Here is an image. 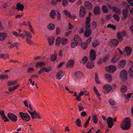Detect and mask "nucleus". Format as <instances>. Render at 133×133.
Returning a JSON list of instances; mask_svg holds the SVG:
<instances>
[{
	"label": "nucleus",
	"mask_w": 133,
	"mask_h": 133,
	"mask_svg": "<svg viewBox=\"0 0 133 133\" xmlns=\"http://www.w3.org/2000/svg\"><path fill=\"white\" fill-rule=\"evenodd\" d=\"M131 126L130 119L128 117L125 118L122 121L121 125V128L123 130L129 129Z\"/></svg>",
	"instance_id": "1"
},
{
	"label": "nucleus",
	"mask_w": 133,
	"mask_h": 133,
	"mask_svg": "<svg viewBox=\"0 0 133 133\" xmlns=\"http://www.w3.org/2000/svg\"><path fill=\"white\" fill-rule=\"evenodd\" d=\"M68 42V40L64 38H61L58 37L56 40V45L59 46L61 43L63 45H65Z\"/></svg>",
	"instance_id": "2"
},
{
	"label": "nucleus",
	"mask_w": 133,
	"mask_h": 133,
	"mask_svg": "<svg viewBox=\"0 0 133 133\" xmlns=\"http://www.w3.org/2000/svg\"><path fill=\"white\" fill-rule=\"evenodd\" d=\"M19 114L20 117L23 120L28 122L30 120V117L28 113L20 112Z\"/></svg>",
	"instance_id": "3"
},
{
	"label": "nucleus",
	"mask_w": 133,
	"mask_h": 133,
	"mask_svg": "<svg viewBox=\"0 0 133 133\" xmlns=\"http://www.w3.org/2000/svg\"><path fill=\"white\" fill-rule=\"evenodd\" d=\"M127 74L126 70H123L120 72V78L123 82L125 81L127 78Z\"/></svg>",
	"instance_id": "4"
},
{
	"label": "nucleus",
	"mask_w": 133,
	"mask_h": 133,
	"mask_svg": "<svg viewBox=\"0 0 133 133\" xmlns=\"http://www.w3.org/2000/svg\"><path fill=\"white\" fill-rule=\"evenodd\" d=\"M105 69L107 72L113 73L116 70V66L113 65H110L107 66L105 68Z\"/></svg>",
	"instance_id": "5"
},
{
	"label": "nucleus",
	"mask_w": 133,
	"mask_h": 133,
	"mask_svg": "<svg viewBox=\"0 0 133 133\" xmlns=\"http://www.w3.org/2000/svg\"><path fill=\"white\" fill-rule=\"evenodd\" d=\"M104 89V92L105 94H108L111 91L112 89V87L110 84H106L103 87Z\"/></svg>",
	"instance_id": "6"
},
{
	"label": "nucleus",
	"mask_w": 133,
	"mask_h": 133,
	"mask_svg": "<svg viewBox=\"0 0 133 133\" xmlns=\"http://www.w3.org/2000/svg\"><path fill=\"white\" fill-rule=\"evenodd\" d=\"M86 12L87 10L83 6H82L80 8L79 12L80 17L81 18L84 17Z\"/></svg>",
	"instance_id": "7"
},
{
	"label": "nucleus",
	"mask_w": 133,
	"mask_h": 133,
	"mask_svg": "<svg viewBox=\"0 0 133 133\" xmlns=\"http://www.w3.org/2000/svg\"><path fill=\"white\" fill-rule=\"evenodd\" d=\"M8 117L12 122H16L17 120V116L12 113H8Z\"/></svg>",
	"instance_id": "8"
},
{
	"label": "nucleus",
	"mask_w": 133,
	"mask_h": 133,
	"mask_svg": "<svg viewBox=\"0 0 133 133\" xmlns=\"http://www.w3.org/2000/svg\"><path fill=\"white\" fill-rule=\"evenodd\" d=\"M85 30L84 33V36L85 37H89L92 33L90 27H85Z\"/></svg>",
	"instance_id": "9"
},
{
	"label": "nucleus",
	"mask_w": 133,
	"mask_h": 133,
	"mask_svg": "<svg viewBox=\"0 0 133 133\" xmlns=\"http://www.w3.org/2000/svg\"><path fill=\"white\" fill-rule=\"evenodd\" d=\"M74 40L75 42L79 45H81L82 44V42L81 38L78 36L76 35L74 36Z\"/></svg>",
	"instance_id": "10"
},
{
	"label": "nucleus",
	"mask_w": 133,
	"mask_h": 133,
	"mask_svg": "<svg viewBox=\"0 0 133 133\" xmlns=\"http://www.w3.org/2000/svg\"><path fill=\"white\" fill-rule=\"evenodd\" d=\"M90 59L91 61H94L96 58V55L95 51L93 49L90 50Z\"/></svg>",
	"instance_id": "11"
},
{
	"label": "nucleus",
	"mask_w": 133,
	"mask_h": 133,
	"mask_svg": "<svg viewBox=\"0 0 133 133\" xmlns=\"http://www.w3.org/2000/svg\"><path fill=\"white\" fill-rule=\"evenodd\" d=\"M112 119V117H109L107 120V123L108 125V127L110 128H112L114 124Z\"/></svg>",
	"instance_id": "12"
},
{
	"label": "nucleus",
	"mask_w": 133,
	"mask_h": 133,
	"mask_svg": "<svg viewBox=\"0 0 133 133\" xmlns=\"http://www.w3.org/2000/svg\"><path fill=\"white\" fill-rule=\"evenodd\" d=\"M31 115V118L32 119L37 118L38 119H41V118L39 113L38 112H36L35 110L33 111V113Z\"/></svg>",
	"instance_id": "13"
},
{
	"label": "nucleus",
	"mask_w": 133,
	"mask_h": 133,
	"mask_svg": "<svg viewBox=\"0 0 133 133\" xmlns=\"http://www.w3.org/2000/svg\"><path fill=\"white\" fill-rule=\"evenodd\" d=\"M64 72L62 71V70H61L56 75V78L58 80L60 79L64 76Z\"/></svg>",
	"instance_id": "14"
},
{
	"label": "nucleus",
	"mask_w": 133,
	"mask_h": 133,
	"mask_svg": "<svg viewBox=\"0 0 133 133\" xmlns=\"http://www.w3.org/2000/svg\"><path fill=\"white\" fill-rule=\"evenodd\" d=\"M126 62L125 60H122L118 63L117 66L118 68H123L125 66Z\"/></svg>",
	"instance_id": "15"
},
{
	"label": "nucleus",
	"mask_w": 133,
	"mask_h": 133,
	"mask_svg": "<svg viewBox=\"0 0 133 133\" xmlns=\"http://www.w3.org/2000/svg\"><path fill=\"white\" fill-rule=\"evenodd\" d=\"M124 51H125L127 56H130L132 52L131 48L129 46L125 47L124 49Z\"/></svg>",
	"instance_id": "16"
},
{
	"label": "nucleus",
	"mask_w": 133,
	"mask_h": 133,
	"mask_svg": "<svg viewBox=\"0 0 133 133\" xmlns=\"http://www.w3.org/2000/svg\"><path fill=\"white\" fill-rule=\"evenodd\" d=\"M24 6L23 4H21L20 3H18L16 4V9L17 10H21L23 11Z\"/></svg>",
	"instance_id": "17"
},
{
	"label": "nucleus",
	"mask_w": 133,
	"mask_h": 133,
	"mask_svg": "<svg viewBox=\"0 0 133 133\" xmlns=\"http://www.w3.org/2000/svg\"><path fill=\"white\" fill-rule=\"evenodd\" d=\"M74 61L73 59H71L69 60L66 65L67 68H70L73 66L74 65Z\"/></svg>",
	"instance_id": "18"
},
{
	"label": "nucleus",
	"mask_w": 133,
	"mask_h": 133,
	"mask_svg": "<svg viewBox=\"0 0 133 133\" xmlns=\"http://www.w3.org/2000/svg\"><path fill=\"white\" fill-rule=\"evenodd\" d=\"M74 74L75 75V77L77 79L79 78L82 77L83 75L81 71L75 72Z\"/></svg>",
	"instance_id": "19"
},
{
	"label": "nucleus",
	"mask_w": 133,
	"mask_h": 133,
	"mask_svg": "<svg viewBox=\"0 0 133 133\" xmlns=\"http://www.w3.org/2000/svg\"><path fill=\"white\" fill-rule=\"evenodd\" d=\"M94 14L96 15L100 14V8L98 6H96L95 7L94 9Z\"/></svg>",
	"instance_id": "20"
},
{
	"label": "nucleus",
	"mask_w": 133,
	"mask_h": 133,
	"mask_svg": "<svg viewBox=\"0 0 133 133\" xmlns=\"http://www.w3.org/2000/svg\"><path fill=\"white\" fill-rule=\"evenodd\" d=\"M45 64L42 62H37L36 65L35 66L37 68H40L45 66Z\"/></svg>",
	"instance_id": "21"
},
{
	"label": "nucleus",
	"mask_w": 133,
	"mask_h": 133,
	"mask_svg": "<svg viewBox=\"0 0 133 133\" xmlns=\"http://www.w3.org/2000/svg\"><path fill=\"white\" fill-rule=\"evenodd\" d=\"M130 77L133 78V66L130 67L128 71Z\"/></svg>",
	"instance_id": "22"
},
{
	"label": "nucleus",
	"mask_w": 133,
	"mask_h": 133,
	"mask_svg": "<svg viewBox=\"0 0 133 133\" xmlns=\"http://www.w3.org/2000/svg\"><path fill=\"white\" fill-rule=\"evenodd\" d=\"M119 60V58L118 57L117 55H115L112 58L111 62L112 63H115L117 62Z\"/></svg>",
	"instance_id": "23"
},
{
	"label": "nucleus",
	"mask_w": 133,
	"mask_h": 133,
	"mask_svg": "<svg viewBox=\"0 0 133 133\" xmlns=\"http://www.w3.org/2000/svg\"><path fill=\"white\" fill-rule=\"evenodd\" d=\"M90 18L87 17L85 23V27H91V25L90 23Z\"/></svg>",
	"instance_id": "24"
},
{
	"label": "nucleus",
	"mask_w": 133,
	"mask_h": 133,
	"mask_svg": "<svg viewBox=\"0 0 133 133\" xmlns=\"http://www.w3.org/2000/svg\"><path fill=\"white\" fill-rule=\"evenodd\" d=\"M94 63L92 62H88L86 64V67L89 69H91L94 66Z\"/></svg>",
	"instance_id": "25"
},
{
	"label": "nucleus",
	"mask_w": 133,
	"mask_h": 133,
	"mask_svg": "<svg viewBox=\"0 0 133 133\" xmlns=\"http://www.w3.org/2000/svg\"><path fill=\"white\" fill-rule=\"evenodd\" d=\"M56 11L55 10H52L51 11L50 14V16L51 18L53 19H54L55 18V16H56Z\"/></svg>",
	"instance_id": "26"
},
{
	"label": "nucleus",
	"mask_w": 133,
	"mask_h": 133,
	"mask_svg": "<svg viewBox=\"0 0 133 133\" xmlns=\"http://www.w3.org/2000/svg\"><path fill=\"white\" fill-rule=\"evenodd\" d=\"M49 45H52L54 42V38L53 37H48V38Z\"/></svg>",
	"instance_id": "27"
},
{
	"label": "nucleus",
	"mask_w": 133,
	"mask_h": 133,
	"mask_svg": "<svg viewBox=\"0 0 133 133\" xmlns=\"http://www.w3.org/2000/svg\"><path fill=\"white\" fill-rule=\"evenodd\" d=\"M6 34L5 33L0 32V40L3 41L6 37Z\"/></svg>",
	"instance_id": "28"
},
{
	"label": "nucleus",
	"mask_w": 133,
	"mask_h": 133,
	"mask_svg": "<svg viewBox=\"0 0 133 133\" xmlns=\"http://www.w3.org/2000/svg\"><path fill=\"white\" fill-rule=\"evenodd\" d=\"M95 80L96 83L97 84H100L101 83L99 79L97 73L96 72L95 74Z\"/></svg>",
	"instance_id": "29"
},
{
	"label": "nucleus",
	"mask_w": 133,
	"mask_h": 133,
	"mask_svg": "<svg viewBox=\"0 0 133 133\" xmlns=\"http://www.w3.org/2000/svg\"><path fill=\"white\" fill-rule=\"evenodd\" d=\"M113 8L112 11L113 12H115L116 14L118 15L120 14L121 11L119 9L115 6H113Z\"/></svg>",
	"instance_id": "30"
},
{
	"label": "nucleus",
	"mask_w": 133,
	"mask_h": 133,
	"mask_svg": "<svg viewBox=\"0 0 133 133\" xmlns=\"http://www.w3.org/2000/svg\"><path fill=\"white\" fill-rule=\"evenodd\" d=\"M18 79H17L15 81H8L7 82V85L8 86L16 84L17 83Z\"/></svg>",
	"instance_id": "31"
},
{
	"label": "nucleus",
	"mask_w": 133,
	"mask_h": 133,
	"mask_svg": "<svg viewBox=\"0 0 133 133\" xmlns=\"http://www.w3.org/2000/svg\"><path fill=\"white\" fill-rule=\"evenodd\" d=\"M118 44V41L116 39H113L111 41V44H112L114 46H116Z\"/></svg>",
	"instance_id": "32"
},
{
	"label": "nucleus",
	"mask_w": 133,
	"mask_h": 133,
	"mask_svg": "<svg viewBox=\"0 0 133 133\" xmlns=\"http://www.w3.org/2000/svg\"><path fill=\"white\" fill-rule=\"evenodd\" d=\"M75 123L76 125L77 126L81 127L82 126L81 121L79 118H78L77 119L75 122Z\"/></svg>",
	"instance_id": "33"
},
{
	"label": "nucleus",
	"mask_w": 133,
	"mask_h": 133,
	"mask_svg": "<svg viewBox=\"0 0 133 133\" xmlns=\"http://www.w3.org/2000/svg\"><path fill=\"white\" fill-rule=\"evenodd\" d=\"M55 28V25L54 24L51 23L49 24L48 25V29L50 30H54Z\"/></svg>",
	"instance_id": "34"
},
{
	"label": "nucleus",
	"mask_w": 133,
	"mask_h": 133,
	"mask_svg": "<svg viewBox=\"0 0 133 133\" xmlns=\"http://www.w3.org/2000/svg\"><path fill=\"white\" fill-rule=\"evenodd\" d=\"M128 11L127 9H124L123 11V14L124 18L126 19L128 16Z\"/></svg>",
	"instance_id": "35"
},
{
	"label": "nucleus",
	"mask_w": 133,
	"mask_h": 133,
	"mask_svg": "<svg viewBox=\"0 0 133 133\" xmlns=\"http://www.w3.org/2000/svg\"><path fill=\"white\" fill-rule=\"evenodd\" d=\"M57 54L55 53L52 55L50 57L51 60L52 61H55L57 59Z\"/></svg>",
	"instance_id": "36"
},
{
	"label": "nucleus",
	"mask_w": 133,
	"mask_h": 133,
	"mask_svg": "<svg viewBox=\"0 0 133 133\" xmlns=\"http://www.w3.org/2000/svg\"><path fill=\"white\" fill-rule=\"evenodd\" d=\"M63 12L64 13L65 16H67L68 17L72 18V16L71 15L70 13L68 11L64 10Z\"/></svg>",
	"instance_id": "37"
},
{
	"label": "nucleus",
	"mask_w": 133,
	"mask_h": 133,
	"mask_svg": "<svg viewBox=\"0 0 133 133\" xmlns=\"http://www.w3.org/2000/svg\"><path fill=\"white\" fill-rule=\"evenodd\" d=\"M9 55L7 54H2L0 55V58L6 59L9 57Z\"/></svg>",
	"instance_id": "38"
},
{
	"label": "nucleus",
	"mask_w": 133,
	"mask_h": 133,
	"mask_svg": "<svg viewBox=\"0 0 133 133\" xmlns=\"http://www.w3.org/2000/svg\"><path fill=\"white\" fill-rule=\"evenodd\" d=\"M85 6L88 9H90L91 8V5L89 2L88 1H86L85 3Z\"/></svg>",
	"instance_id": "39"
},
{
	"label": "nucleus",
	"mask_w": 133,
	"mask_h": 133,
	"mask_svg": "<svg viewBox=\"0 0 133 133\" xmlns=\"http://www.w3.org/2000/svg\"><path fill=\"white\" fill-rule=\"evenodd\" d=\"M19 86V85L16 86H14L12 87H10L8 88V90L10 92H12L17 89Z\"/></svg>",
	"instance_id": "40"
},
{
	"label": "nucleus",
	"mask_w": 133,
	"mask_h": 133,
	"mask_svg": "<svg viewBox=\"0 0 133 133\" xmlns=\"http://www.w3.org/2000/svg\"><path fill=\"white\" fill-rule=\"evenodd\" d=\"M97 24L95 21H92L91 23V27L92 29H95L97 27Z\"/></svg>",
	"instance_id": "41"
},
{
	"label": "nucleus",
	"mask_w": 133,
	"mask_h": 133,
	"mask_svg": "<svg viewBox=\"0 0 133 133\" xmlns=\"http://www.w3.org/2000/svg\"><path fill=\"white\" fill-rule=\"evenodd\" d=\"M109 56L108 54L106 55L105 56L103 57V59H102L103 63H105L108 60Z\"/></svg>",
	"instance_id": "42"
},
{
	"label": "nucleus",
	"mask_w": 133,
	"mask_h": 133,
	"mask_svg": "<svg viewBox=\"0 0 133 133\" xmlns=\"http://www.w3.org/2000/svg\"><path fill=\"white\" fill-rule=\"evenodd\" d=\"M14 47H15L17 48H18L17 46V42L13 44H11L9 46V48L10 49L13 48Z\"/></svg>",
	"instance_id": "43"
},
{
	"label": "nucleus",
	"mask_w": 133,
	"mask_h": 133,
	"mask_svg": "<svg viewBox=\"0 0 133 133\" xmlns=\"http://www.w3.org/2000/svg\"><path fill=\"white\" fill-rule=\"evenodd\" d=\"M44 67L45 71L47 72H49L52 69V67L50 66H49L47 68L45 66H44Z\"/></svg>",
	"instance_id": "44"
},
{
	"label": "nucleus",
	"mask_w": 133,
	"mask_h": 133,
	"mask_svg": "<svg viewBox=\"0 0 133 133\" xmlns=\"http://www.w3.org/2000/svg\"><path fill=\"white\" fill-rule=\"evenodd\" d=\"M127 90V88L126 86L125 85H123L121 87V91L123 93H125L126 92Z\"/></svg>",
	"instance_id": "45"
},
{
	"label": "nucleus",
	"mask_w": 133,
	"mask_h": 133,
	"mask_svg": "<svg viewBox=\"0 0 133 133\" xmlns=\"http://www.w3.org/2000/svg\"><path fill=\"white\" fill-rule=\"evenodd\" d=\"M102 8L103 13H106L108 12V9L105 5H103L102 6Z\"/></svg>",
	"instance_id": "46"
},
{
	"label": "nucleus",
	"mask_w": 133,
	"mask_h": 133,
	"mask_svg": "<svg viewBox=\"0 0 133 133\" xmlns=\"http://www.w3.org/2000/svg\"><path fill=\"white\" fill-rule=\"evenodd\" d=\"M92 46L94 48H96L97 46L99 45V43L97 41H94L92 43Z\"/></svg>",
	"instance_id": "47"
},
{
	"label": "nucleus",
	"mask_w": 133,
	"mask_h": 133,
	"mask_svg": "<svg viewBox=\"0 0 133 133\" xmlns=\"http://www.w3.org/2000/svg\"><path fill=\"white\" fill-rule=\"evenodd\" d=\"M108 28H110L114 30H115L116 29V27L113 24H108L107 26Z\"/></svg>",
	"instance_id": "48"
},
{
	"label": "nucleus",
	"mask_w": 133,
	"mask_h": 133,
	"mask_svg": "<svg viewBox=\"0 0 133 133\" xmlns=\"http://www.w3.org/2000/svg\"><path fill=\"white\" fill-rule=\"evenodd\" d=\"M94 90L96 94L98 97H99L101 96V94L99 93L98 90H97L95 86L94 87Z\"/></svg>",
	"instance_id": "49"
},
{
	"label": "nucleus",
	"mask_w": 133,
	"mask_h": 133,
	"mask_svg": "<svg viewBox=\"0 0 133 133\" xmlns=\"http://www.w3.org/2000/svg\"><path fill=\"white\" fill-rule=\"evenodd\" d=\"M106 78L108 79L109 81H111L112 80V77L111 75L109 74H106L105 75Z\"/></svg>",
	"instance_id": "50"
},
{
	"label": "nucleus",
	"mask_w": 133,
	"mask_h": 133,
	"mask_svg": "<svg viewBox=\"0 0 133 133\" xmlns=\"http://www.w3.org/2000/svg\"><path fill=\"white\" fill-rule=\"evenodd\" d=\"M92 119L93 122L95 123H96L97 122L98 119L96 115H95L92 117Z\"/></svg>",
	"instance_id": "51"
},
{
	"label": "nucleus",
	"mask_w": 133,
	"mask_h": 133,
	"mask_svg": "<svg viewBox=\"0 0 133 133\" xmlns=\"http://www.w3.org/2000/svg\"><path fill=\"white\" fill-rule=\"evenodd\" d=\"M26 41L28 44L30 45H32L33 44V41L29 38H26Z\"/></svg>",
	"instance_id": "52"
},
{
	"label": "nucleus",
	"mask_w": 133,
	"mask_h": 133,
	"mask_svg": "<svg viewBox=\"0 0 133 133\" xmlns=\"http://www.w3.org/2000/svg\"><path fill=\"white\" fill-rule=\"evenodd\" d=\"M8 77V75H0V79L4 80L7 78Z\"/></svg>",
	"instance_id": "53"
},
{
	"label": "nucleus",
	"mask_w": 133,
	"mask_h": 133,
	"mask_svg": "<svg viewBox=\"0 0 133 133\" xmlns=\"http://www.w3.org/2000/svg\"><path fill=\"white\" fill-rule=\"evenodd\" d=\"M90 116L88 118V119L87 121H86V122H85V124H84V127L85 128H86L87 127L89 123V122L90 121Z\"/></svg>",
	"instance_id": "54"
},
{
	"label": "nucleus",
	"mask_w": 133,
	"mask_h": 133,
	"mask_svg": "<svg viewBox=\"0 0 133 133\" xmlns=\"http://www.w3.org/2000/svg\"><path fill=\"white\" fill-rule=\"evenodd\" d=\"M24 32L26 36L30 38H32V35L30 32H28L25 31H24Z\"/></svg>",
	"instance_id": "55"
},
{
	"label": "nucleus",
	"mask_w": 133,
	"mask_h": 133,
	"mask_svg": "<svg viewBox=\"0 0 133 133\" xmlns=\"http://www.w3.org/2000/svg\"><path fill=\"white\" fill-rule=\"evenodd\" d=\"M0 114L3 118L2 120H3L5 117L4 111L3 110H0Z\"/></svg>",
	"instance_id": "56"
},
{
	"label": "nucleus",
	"mask_w": 133,
	"mask_h": 133,
	"mask_svg": "<svg viewBox=\"0 0 133 133\" xmlns=\"http://www.w3.org/2000/svg\"><path fill=\"white\" fill-rule=\"evenodd\" d=\"M62 4L64 7H66L68 5V3L66 0H63Z\"/></svg>",
	"instance_id": "57"
},
{
	"label": "nucleus",
	"mask_w": 133,
	"mask_h": 133,
	"mask_svg": "<svg viewBox=\"0 0 133 133\" xmlns=\"http://www.w3.org/2000/svg\"><path fill=\"white\" fill-rule=\"evenodd\" d=\"M113 18L115 20L117 21H118L119 20V16L117 15L114 14L113 16Z\"/></svg>",
	"instance_id": "58"
},
{
	"label": "nucleus",
	"mask_w": 133,
	"mask_h": 133,
	"mask_svg": "<svg viewBox=\"0 0 133 133\" xmlns=\"http://www.w3.org/2000/svg\"><path fill=\"white\" fill-rule=\"evenodd\" d=\"M57 19L59 21H60L61 20V14L58 11H57Z\"/></svg>",
	"instance_id": "59"
},
{
	"label": "nucleus",
	"mask_w": 133,
	"mask_h": 133,
	"mask_svg": "<svg viewBox=\"0 0 133 133\" xmlns=\"http://www.w3.org/2000/svg\"><path fill=\"white\" fill-rule=\"evenodd\" d=\"M88 60V58L87 57V56H84L82 59V62L85 64L87 62Z\"/></svg>",
	"instance_id": "60"
},
{
	"label": "nucleus",
	"mask_w": 133,
	"mask_h": 133,
	"mask_svg": "<svg viewBox=\"0 0 133 133\" xmlns=\"http://www.w3.org/2000/svg\"><path fill=\"white\" fill-rule=\"evenodd\" d=\"M91 39L92 37H90L87 40L86 42H85L84 43H85L86 44H87V45H88L90 44L91 40Z\"/></svg>",
	"instance_id": "61"
},
{
	"label": "nucleus",
	"mask_w": 133,
	"mask_h": 133,
	"mask_svg": "<svg viewBox=\"0 0 133 133\" xmlns=\"http://www.w3.org/2000/svg\"><path fill=\"white\" fill-rule=\"evenodd\" d=\"M81 45V46L82 48L84 50L86 49L87 48L88 46L87 44H86L84 43L82 45V44Z\"/></svg>",
	"instance_id": "62"
},
{
	"label": "nucleus",
	"mask_w": 133,
	"mask_h": 133,
	"mask_svg": "<svg viewBox=\"0 0 133 133\" xmlns=\"http://www.w3.org/2000/svg\"><path fill=\"white\" fill-rule=\"evenodd\" d=\"M109 102L110 104L112 105H115L116 104V103L114 101L112 100L111 99H110V100H109Z\"/></svg>",
	"instance_id": "63"
},
{
	"label": "nucleus",
	"mask_w": 133,
	"mask_h": 133,
	"mask_svg": "<svg viewBox=\"0 0 133 133\" xmlns=\"http://www.w3.org/2000/svg\"><path fill=\"white\" fill-rule=\"evenodd\" d=\"M60 32V28L58 27H57L56 29V34L57 35H58L59 34Z\"/></svg>",
	"instance_id": "64"
}]
</instances>
